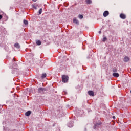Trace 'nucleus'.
<instances>
[{
    "label": "nucleus",
    "mask_w": 131,
    "mask_h": 131,
    "mask_svg": "<svg viewBox=\"0 0 131 131\" xmlns=\"http://www.w3.org/2000/svg\"><path fill=\"white\" fill-rule=\"evenodd\" d=\"M69 79V77H68V76H66L64 75L62 77V81L64 83H66V82H68Z\"/></svg>",
    "instance_id": "1"
},
{
    "label": "nucleus",
    "mask_w": 131,
    "mask_h": 131,
    "mask_svg": "<svg viewBox=\"0 0 131 131\" xmlns=\"http://www.w3.org/2000/svg\"><path fill=\"white\" fill-rule=\"evenodd\" d=\"M130 60V58H129L128 56H125L123 61L124 62L126 63L128 62Z\"/></svg>",
    "instance_id": "2"
},
{
    "label": "nucleus",
    "mask_w": 131,
    "mask_h": 131,
    "mask_svg": "<svg viewBox=\"0 0 131 131\" xmlns=\"http://www.w3.org/2000/svg\"><path fill=\"white\" fill-rule=\"evenodd\" d=\"M120 18L121 19H126V16L123 14V13H121L120 15Z\"/></svg>",
    "instance_id": "3"
},
{
    "label": "nucleus",
    "mask_w": 131,
    "mask_h": 131,
    "mask_svg": "<svg viewBox=\"0 0 131 131\" xmlns=\"http://www.w3.org/2000/svg\"><path fill=\"white\" fill-rule=\"evenodd\" d=\"M73 23H75V24L78 25L79 24V21H78V20L76 19V18H73Z\"/></svg>",
    "instance_id": "4"
},
{
    "label": "nucleus",
    "mask_w": 131,
    "mask_h": 131,
    "mask_svg": "<svg viewBox=\"0 0 131 131\" xmlns=\"http://www.w3.org/2000/svg\"><path fill=\"white\" fill-rule=\"evenodd\" d=\"M109 15V11H105L103 13V16L104 17H107V16H108Z\"/></svg>",
    "instance_id": "5"
},
{
    "label": "nucleus",
    "mask_w": 131,
    "mask_h": 131,
    "mask_svg": "<svg viewBox=\"0 0 131 131\" xmlns=\"http://www.w3.org/2000/svg\"><path fill=\"white\" fill-rule=\"evenodd\" d=\"M113 76H114V77H119V74L117 73H114L113 74Z\"/></svg>",
    "instance_id": "6"
},
{
    "label": "nucleus",
    "mask_w": 131,
    "mask_h": 131,
    "mask_svg": "<svg viewBox=\"0 0 131 131\" xmlns=\"http://www.w3.org/2000/svg\"><path fill=\"white\" fill-rule=\"evenodd\" d=\"M88 95H89V96H92L93 97H94V91H88Z\"/></svg>",
    "instance_id": "7"
},
{
    "label": "nucleus",
    "mask_w": 131,
    "mask_h": 131,
    "mask_svg": "<svg viewBox=\"0 0 131 131\" xmlns=\"http://www.w3.org/2000/svg\"><path fill=\"white\" fill-rule=\"evenodd\" d=\"M45 88H39V89H38V92L39 93H42V92H43V91H45Z\"/></svg>",
    "instance_id": "8"
},
{
    "label": "nucleus",
    "mask_w": 131,
    "mask_h": 131,
    "mask_svg": "<svg viewBox=\"0 0 131 131\" xmlns=\"http://www.w3.org/2000/svg\"><path fill=\"white\" fill-rule=\"evenodd\" d=\"M30 114H31V111H29L26 112V113H25L26 116H29V115H30Z\"/></svg>",
    "instance_id": "9"
},
{
    "label": "nucleus",
    "mask_w": 131,
    "mask_h": 131,
    "mask_svg": "<svg viewBox=\"0 0 131 131\" xmlns=\"http://www.w3.org/2000/svg\"><path fill=\"white\" fill-rule=\"evenodd\" d=\"M46 77H47V74H46V73H44L41 75V78L43 79L46 78Z\"/></svg>",
    "instance_id": "10"
},
{
    "label": "nucleus",
    "mask_w": 131,
    "mask_h": 131,
    "mask_svg": "<svg viewBox=\"0 0 131 131\" xmlns=\"http://www.w3.org/2000/svg\"><path fill=\"white\" fill-rule=\"evenodd\" d=\"M14 47L17 48V49H20V45H19V43L14 44Z\"/></svg>",
    "instance_id": "11"
},
{
    "label": "nucleus",
    "mask_w": 131,
    "mask_h": 131,
    "mask_svg": "<svg viewBox=\"0 0 131 131\" xmlns=\"http://www.w3.org/2000/svg\"><path fill=\"white\" fill-rule=\"evenodd\" d=\"M85 2L86 3V4H88V5H90V4H92V0H86Z\"/></svg>",
    "instance_id": "12"
},
{
    "label": "nucleus",
    "mask_w": 131,
    "mask_h": 131,
    "mask_svg": "<svg viewBox=\"0 0 131 131\" xmlns=\"http://www.w3.org/2000/svg\"><path fill=\"white\" fill-rule=\"evenodd\" d=\"M24 24H25V25H28V21H27V20H24Z\"/></svg>",
    "instance_id": "13"
},
{
    "label": "nucleus",
    "mask_w": 131,
    "mask_h": 131,
    "mask_svg": "<svg viewBox=\"0 0 131 131\" xmlns=\"http://www.w3.org/2000/svg\"><path fill=\"white\" fill-rule=\"evenodd\" d=\"M36 45H37V46H40V45H41V42L40 41V40L37 41Z\"/></svg>",
    "instance_id": "14"
},
{
    "label": "nucleus",
    "mask_w": 131,
    "mask_h": 131,
    "mask_svg": "<svg viewBox=\"0 0 131 131\" xmlns=\"http://www.w3.org/2000/svg\"><path fill=\"white\" fill-rule=\"evenodd\" d=\"M113 72L115 73V72H117V68H114L113 69Z\"/></svg>",
    "instance_id": "15"
},
{
    "label": "nucleus",
    "mask_w": 131,
    "mask_h": 131,
    "mask_svg": "<svg viewBox=\"0 0 131 131\" xmlns=\"http://www.w3.org/2000/svg\"><path fill=\"white\" fill-rule=\"evenodd\" d=\"M68 126H69V127H73V123H69Z\"/></svg>",
    "instance_id": "16"
},
{
    "label": "nucleus",
    "mask_w": 131,
    "mask_h": 131,
    "mask_svg": "<svg viewBox=\"0 0 131 131\" xmlns=\"http://www.w3.org/2000/svg\"><path fill=\"white\" fill-rule=\"evenodd\" d=\"M41 13H42V9L40 8L39 10V15H41Z\"/></svg>",
    "instance_id": "17"
},
{
    "label": "nucleus",
    "mask_w": 131,
    "mask_h": 131,
    "mask_svg": "<svg viewBox=\"0 0 131 131\" xmlns=\"http://www.w3.org/2000/svg\"><path fill=\"white\" fill-rule=\"evenodd\" d=\"M78 18H79V19H83V16H82V15H79Z\"/></svg>",
    "instance_id": "18"
},
{
    "label": "nucleus",
    "mask_w": 131,
    "mask_h": 131,
    "mask_svg": "<svg viewBox=\"0 0 131 131\" xmlns=\"http://www.w3.org/2000/svg\"><path fill=\"white\" fill-rule=\"evenodd\" d=\"M107 40V37H104L103 38V41H106Z\"/></svg>",
    "instance_id": "19"
},
{
    "label": "nucleus",
    "mask_w": 131,
    "mask_h": 131,
    "mask_svg": "<svg viewBox=\"0 0 131 131\" xmlns=\"http://www.w3.org/2000/svg\"><path fill=\"white\" fill-rule=\"evenodd\" d=\"M97 124H98V125H101V124H102V123L101 122H99V123H97Z\"/></svg>",
    "instance_id": "20"
},
{
    "label": "nucleus",
    "mask_w": 131,
    "mask_h": 131,
    "mask_svg": "<svg viewBox=\"0 0 131 131\" xmlns=\"http://www.w3.org/2000/svg\"><path fill=\"white\" fill-rule=\"evenodd\" d=\"M3 18V15H0V20H1Z\"/></svg>",
    "instance_id": "21"
},
{
    "label": "nucleus",
    "mask_w": 131,
    "mask_h": 131,
    "mask_svg": "<svg viewBox=\"0 0 131 131\" xmlns=\"http://www.w3.org/2000/svg\"><path fill=\"white\" fill-rule=\"evenodd\" d=\"M96 125H95L94 127H93L94 129H96Z\"/></svg>",
    "instance_id": "22"
},
{
    "label": "nucleus",
    "mask_w": 131,
    "mask_h": 131,
    "mask_svg": "<svg viewBox=\"0 0 131 131\" xmlns=\"http://www.w3.org/2000/svg\"><path fill=\"white\" fill-rule=\"evenodd\" d=\"M113 119H115V116H113Z\"/></svg>",
    "instance_id": "23"
},
{
    "label": "nucleus",
    "mask_w": 131,
    "mask_h": 131,
    "mask_svg": "<svg viewBox=\"0 0 131 131\" xmlns=\"http://www.w3.org/2000/svg\"><path fill=\"white\" fill-rule=\"evenodd\" d=\"M33 8H34V9H36V7H35V6H34V5L33 6Z\"/></svg>",
    "instance_id": "24"
},
{
    "label": "nucleus",
    "mask_w": 131,
    "mask_h": 131,
    "mask_svg": "<svg viewBox=\"0 0 131 131\" xmlns=\"http://www.w3.org/2000/svg\"><path fill=\"white\" fill-rule=\"evenodd\" d=\"M99 34H101V31H100L99 32Z\"/></svg>",
    "instance_id": "25"
},
{
    "label": "nucleus",
    "mask_w": 131,
    "mask_h": 131,
    "mask_svg": "<svg viewBox=\"0 0 131 131\" xmlns=\"http://www.w3.org/2000/svg\"><path fill=\"white\" fill-rule=\"evenodd\" d=\"M33 2H36L37 0H32Z\"/></svg>",
    "instance_id": "26"
},
{
    "label": "nucleus",
    "mask_w": 131,
    "mask_h": 131,
    "mask_svg": "<svg viewBox=\"0 0 131 131\" xmlns=\"http://www.w3.org/2000/svg\"><path fill=\"white\" fill-rule=\"evenodd\" d=\"M13 60H14V61H16V60H15V58H13Z\"/></svg>",
    "instance_id": "27"
},
{
    "label": "nucleus",
    "mask_w": 131,
    "mask_h": 131,
    "mask_svg": "<svg viewBox=\"0 0 131 131\" xmlns=\"http://www.w3.org/2000/svg\"><path fill=\"white\" fill-rule=\"evenodd\" d=\"M64 94H66V92H63Z\"/></svg>",
    "instance_id": "28"
}]
</instances>
